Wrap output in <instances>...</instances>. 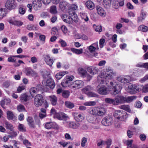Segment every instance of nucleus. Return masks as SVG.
Here are the masks:
<instances>
[{"instance_id":"f704fd0d","label":"nucleus","mask_w":148,"mask_h":148,"mask_svg":"<svg viewBox=\"0 0 148 148\" xmlns=\"http://www.w3.org/2000/svg\"><path fill=\"white\" fill-rule=\"evenodd\" d=\"M50 12L53 14H56L58 13L56 6L53 5L50 7Z\"/></svg>"},{"instance_id":"473e14b6","label":"nucleus","mask_w":148,"mask_h":148,"mask_svg":"<svg viewBox=\"0 0 148 148\" xmlns=\"http://www.w3.org/2000/svg\"><path fill=\"white\" fill-rule=\"evenodd\" d=\"M87 120L90 123H96L97 122L96 118L92 116L89 115L86 117Z\"/></svg>"},{"instance_id":"6e6d98bb","label":"nucleus","mask_w":148,"mask_h":148,"mask_svg":"<svg viewBox=\"0 0 148 148\" xmlns=\"http://www.w3.org/2000/svg\"><path fill=\"white\" fill-rule=\"evenodd\" d=\"M62 96L64 98H67L70 95V92L68 90H65L62 92Z\"/></svg>"},{"instance_id":"6ab92c4d","label":"nucleus","mask_w":148,"mask_h":148,"mask_svg":"<svg viewBox=\"0 0 148 148\" xmlns=\"http://www.w3.org/2000/svg\"><path fill=\"white\" fill-rule=\"evenodd\" d=\"M7 117L9 120H11L14 121H16L17 117L14 115L13 112L11 111H8L7 112Z\"/></svg>"},{"instance_id":"a19ab883","label":"nucleus","mask_w":148,"mask_h":148,"mask_svg":"<svg viewBox=\"0 0 148 148\" xmlns=\"http://www.w3.org/2000/svg\"><path fill=\"white\" fill-rule=\"evenodd\" d=\"M138 29L143 32H146L148 30V27L144 25H141L138 27Z\"/></svg>"},{"instance_id":"a18cd8bd","label":"nucleus","mask_w":148,"mask_h":148,"mask_svg":"<svg viewBox=\"0 0 148 148\" xmlns=\"http://www.w3.org/2000/svg\"><path fill=\"white\" fill-rule=\"evenodd\" d=\"M73 15L71 17V19L72 20V23L74 21L75 23H77L78 21V16L76 14H75V12H73Z\"/></svg>"},{"instance_id":"680f3d73","label":"nucleus","mask_w":148,"mask_h":148,"mask_svg":"<svg viewBox=\"0 0 148 148\" xmlns=\"http://www.w3.org/2000/svg\"><path fill=\"white\" fill-rule=\"evenodd\" d=\"M105 42V40L104 39L101 38L99 40V46L100 48H102Z\"/></svg>"},{"instance_id":"f03ea898","label":"nucleus","mask_w":148,"mask_h":148,"mask_svg":"<svg viewBox=\"0 0 148 148\" xmlns=\"http://www.w3.org/2000/svg\"><path fill=\"white\" fill-rule=\"evenodd\" d=\"M125 97L122 95H118L116 96L114 99L107 98L105 99L106 102L112 104L114 105H118L120 104L125 103Z\"/></svg>"},{"instance_id":"b1692460","label":"nucleus","mask_w":148,"mask_h":148,"mask_svg":"<svg viewBox=\"0 0 148 148\" xmlns=\"http://www.w3.org/2000/svg\"><path fill=\"white\" fill-rule=\"evenodd\" d=\"M86 7L90 10H92L95 8L94 3L91 1H88L85 3Z\"/></svg>"},{"instance_id":"37998d69","label":"nucleus","mask_w":148,"mask_h":148,"mask_svg":"<svg viewBox=\"0 0 148 148\" xmlns=\"http://www.w3.org/2000/svg\"><path fill=\"white\" fill-rule=\"evenodd\" d=\"M71 50L73 53L77 54H79L82 53L83 51L82 49H78L74 48H71Z\"/></svg>"},{"instance_id":"20e7f679","label":"nucleus","mask_w":148,"mask_h":148,"mask_svg":"<svg viewBox=\"0 0 148 148\" xmlns=\"http://www.w3.org/2000/svg\"><path fill=\"white\" fill-rule=\"evenodd\" d=\"M114 116L115 118L121 121H125L128 117V115L126 112L120 110L115 111Z\"/></svg>"},{"instance_id":"69168bd1","label":"nucleus","mask_w":148,"mask_h":148,"mask_svg":"<svg viewBox=\"0 0 148 148\" xmlns=\"http://www.w3.org/2000/svg\"><path fill=\"white\" fill-rule=\"evenodd\" d=\"M70 8L71 10H76L78 8V6L75 4H73L71 5Z\"/></svg>"},{"instance_id":"39448f33","label":"nucleus","mask_w":148,"mask_h":148,"mask_svg":"<svg viewBox=\"0 0 148 148\" xmlns=\"http://www.w3.org/2000/svg\"><path fill=\"white\" fill-rule=\"evenodd\" d=\"M84 85V82L82 81L77 80L72 83L69 86L71 89L76 90L81 88Z\"/></svg>"},{"instance_id":"7ed1b4c3","label":"nucleus","mask_w":148,"mask_h":148,"mask_svg":"<svg viewBox=\"0 0 148 148\" xmlns=\"http://www.w3.org/2000/svg\"><path fill=\"white\" fill-rule=\"evenodd\" d=\"M110 84L112 89L110 90L112 94H117L121 92L122 87L119 83L115 81H113L110 82Z\"/></svg>"},{"instance_id":"ea45409f","label":"nucleus","mask_w":148,"mask_h":148,"mask_svg":"<svg viewBox=\"0 0 148 148\" xmlns=\"http://www.w3.org/2000/svg\"><path fill=\"white\" fill-rule=\"evenodd\" d=\"M27 121L28 122V124L29 126L31 127H34V124L32 118L30 117H29L27 119Z\"/></svg>"},{"instance_id":"c03bdc74","label":"nucleus","mask_w":148,"mask_h":148,"mask_svg":"<svg viewBox=\"0 0 148 148\" xmlns=\"http://www.w3.org/2000/svg\"><path fill=\"white\" fill-rule=\"evenodd\" d=\"M96 103L95 101H89L84 103L83 104L85 106H92L95 105Z\"/></svg>"},{"instance_id":"cd10ccee","label":"nucleus","mask_w":148,"mask_h":148,"mask_svg":"<svg viewBox=\"0 0 148 148\" xmlns=\"http://www.w3.org/2000/svg\"><path fill=\"white\" fill-rule=\"evenodd\" d=\"M98 107H94L88 110V112L90 114L93 115L97 116Z\"/></svg>"},{"instance_id":"79ce46f5","label":"nucleus","mask_w":148,"mask_h":148,"mask_svg":"<svg viewBox=\"0 0 148 148\" xmlns=\"http://www.w3.org/2000/svg\"><path fill=\"white\" fill-rule=\"evenodd\" d=\"M5 123L6 129L9 130L10 131H12L13 130L14 127L12 124L9 123L7 121H5Z\"/></svg>"},{"instance_id":"a211bd4d","label":"nucleus","mask_w":148,"mask_h":148,"mask_svg":"<svg viewBox=\"0 0 148 148\" xmlns=\"http://www.w3.org/2000/svg\"><path fill=\"white\" fill-rule=\"evenodd\" d=\"M87 48L91 53L94 51L96 49H98L99 48L98 46V42H97L93 43L90 46L88 47Z\"/></svg>"},{"instance_id":"6e6552de","label":"nucleus","mask_w":148,"mask_h":148,"mask_svg":"<svg viewBox=\"0 0 148 148\" xmlns=\"http://www.w3.org/2000/svg\"><path fill=\"white\" fill-rule=\"evenodd\" d=\"M43 102V99L42 96L38 94L36 95L34 100V104L36 107L40 106Z\"/></svg>"},{"instance_id":"9d476101","label":"nucleus","mask_w":148,"mask_h":148,"mask_svg":"<svg viewBox=\"0 0 148 148\" xmlns=\"http://www.w3.org/2000/svg\"><path fill=\"white\" fill-rule=\"evenodd\" d=\"M5 7L8 9H14L16 6L15 0H7L5 3Z\"/></svg>"},{"instance_id":"13d9d810","label":"nucleus","mask_w":148,"mask_h":148,"mask_svg":"<svg viewBox=\"0 0 148 148\" xmlns=\"http://www.w3.org/2000/svg\"><path fill=\"white\" fill-rule=\"evenodd\" d=\"M96 25L95 24L93 25V27H94L96 31L98 32H101L102 31V27L101 26H97L95 27Z\"/></svg>"},{"instance_id":"1a4fd4ad","label":"nucleus","mask_w":148,"mask_h":148,"mask_svg":"<svg viewBox=\"0 0 148 148\" xmlns=\"http://www.w3.org/2000/svg\"><path fill=\"white\" fill-rule=\"evenodd\" d=\"M45 127L47 129H55L58 130L59 129V126L55 122H47L45 124Z\"/></svg>"},{"instance_id":"f8f14e48","label":"nucleus","mask_w":148,"mask_h":148,"mask_svg":"<svg viewBox=\"0 0 148 148\" xmlns=\"http://www.w3.org/2000/svg\"><path fill=\"white\" fill-rule=\"evenodd\" d=\"M73 114L75 120L77 122H81L84 119V117L81 113L74 112Z\"/></svg>"},{"instance_id":"ddd939ff","label":"nucleus","mask_w":148,"mask_h":148,"mask_svg":"<svg viewBox=\"0 0 148 148\" xmlns=\"http://www.w3.org/2000/svg\"><path fill=\"white\" fill-rule=\"evenodd\" d=\"M74 77L73 75L71 76H67L63 80L61 84L64 87H66L67 86L68 83L70 81H72Z\"/></svg>"},{"instance_id":"393cba45","label":"nucleus","mask_w":148,"mask_h":148,"mask_svg":"<svg viewBox=\"0 0 148 148\" xmlns=\"http://www.w3.org/2000/svg\"><path fill=\"white\" fill-rule=\"evenodd\" d=\"M9 22L10 24L18 26H20L23 24V23L20 21L10 20Z\"/></svg>"},{"instance_id":"c756f323","label":"nucleus","mask_w":148,"mask_h":148,"mask_svg":"<svg viewBox=\"0 0 148 148\" xmlns=\"http://www.w3.org/2000/svg\"><path fill=\"white\" fill-rule=\"evenodd\" d=\"M38 90L35 87L31 88L29 90L30 93L32 97H34L38 92Z\"/></svg>"},{"instance_id":"5fc2aeb1","label":"nucleus","mask_w":148,"mask_h":148,"mask_svg":"<svg viewBox=\"0 0 148 148\" xmlns=\"http://www.w3.org/2000/svg\"><path fill=\"white\" fill-rule=\"evenodd\" d=\"M111 140L110 139H107L106 141H104V145H106V148H110L111 144Z\"/></svg>"},{"instance_id":"0eeeda50","label":"nucleus","mask_w":148,"mask_h":148,"mask_svg":"<svg viewBox=\"0 0 148 148\" xmlns=\"http://www.w3.org/2000/svg\"><path fill=\"white\" fill-rule=\"evenodd\" d=\"M42 84L44 86L47 88H49L51 89L54 88L55 86L54 81L51 78L48 79L46 81H43Z\"/></svg>"},{"instance_id":"864d4df0","label":"nucleus","mask_w":148,"mask_h":148,"mask_svg":"<svg viewBox=\"0 0 148 148\" xmlns=\"http://www.w3.org/2000/svg\"><path fill=\"white\" fill-rule=\"evenodd\" d=\"M5 9L3 8H0V19L3 18L5 16Z\"/></svg>"},{"instance_id":"7c9ffc66","label":"nucleus","mask_w":148,"mask_h":148,"mask_svg":"<svg viewBox=\"0 0 148 148\" xmlns=\"http://www.w3.org/2000/svg\"><path fill=\"white\" fill-rule=\"evenodd\" d=\"M93 88L90 86H87L84 88L82 89V90L83 92L86 94L87 95L88 94L89 92L92 90Z\"/></svg>"},{"instance_id":"c85d7f7f","label":"nucleus","mask_w":148,"mask_h":148,"mask_svg":"<svg viewBox=\"0 0 148 148\" xmlns=\"http://www.w3.org/2000/svg\"><path fill=\"white\" fill-rule=\"evenodd\" d=\"M68 72L67 71H63L58 73L56 75V78L58 79H60L64 76L68 74Z\"/></svg>"},{"instance_id":"9b49d317","label":"nucleus","mask_w":148,"mask_h":148,"mask_svg":"<svg viewBox=\"0 0 148 148\" xmlns=\"http://www.w3.org/2000/svg\"><path fill=\"white\" fill-rule=\"evenodd\" d=\"M113 123L112 118L110 116H106L103 118L101 121L102 124L105 126H108Z\"/></svg>"},{"instance_id":"603ef678","label":"nucleus","mask_w":148,"mask_h":148,"mask_svg":"<svg viewBox=\"0 0 148 148\" xmlns=\"http://www.w3.org/2000/svg\"><path fill=\"white\" fill-rule=\"evenodd\" d=\"M67 5V3L66 2L63 1L61 2L60 3L59 7L61 10H64Z\"/></svg>"},{"instance_id":"423d86ee","label":"nucleus","mask_w":148,"mask_h":148,"mask_svg":"<svg viewBox=\"0 0 148 148\" xmlns=\"http://www.w3.org/2000/svg\"><path fill=\"white\" fill-rule=\"evenodd\" d=\"M139 85L138 84H134L130 85L128 86V88L127 90V92L130 94H134L140 90Z\"/></svg>"},{"instance_id":"2eb2a0df","label":"nucleus","mask_w":148,"mask_h":148,"mask_svg":"<svg viewBox=\"0 0 148 148\" xmlns=\"http://www.w3.org/2000/svg\"><path fill=\"white\" fill-rule=\"evenodd\" d=\"M68 124L69 127L73 129H78L80 125V123L78 122H69Z\"/></svg>"},{"instance_id":"e2e57ef3","label":"nucleus","mask_w":148,"mask_h":148,"mask_svg":"<svg viewBox=\"0 0 148 148\" xmlns=\"http://www.w3.org/2000/svg\"><path fill=\"white\" fill-rule=\"evenodd\" d=\"M87 96L90 97H98V96L97 95L91 91L89 92Z\"/></svg>"},{"instance_id":"338daca9","label":"nucleus","mask_w":148,"mask_h":148,"mask_svg":"<svg viewBox=\"0 0 148 148\" xmlns=\"http://www.w3.org/2000/svg\"><path fill=\"white\" fill-rule=\"evenodd\" d=\"M133 142V140H128L127 141L126 144L128 148L131 147Z\"/></svg>"},{"instance_id":"3c124183","label":"nucleus","mask_w":148,"mask_h":148,"mask_svg":"<svg viewBox=\"0 0 148 148\" xmlns=\"http://www.w3.org/2000/svg\"><path fill=\"white\" fill-rule=\"evenodd\" d=\"M87 142V138L83 137L81 139V145L82 147H84L86 145V143Z\"/></svg>"},{"instance_id":"8fccbe9b","label":"nucleus","mask_w":148,"mask_h":148,"mask_svg":"<svg viewBox=\"0 0 148 148\" xmlns=\"http://www.w3.org/2000/svg\"><path fill=\"white\" fill-rule=\"evenodd\" d=\"M80 16L82 18L84 21L86 22L88 21L89 20V18L88 16L86 15L85 14L80 13Z\"/></svg>"},{"instance_id":"0e129e2a","label":"nucleus","mask_w":148,"mask_h":148,"mask_svg":"<svg viewBox=\"0 0 148 148\" xmlns=\"http://www.w3.org/2000/svg\"><path fill=\"white\" fill-rule=\"evenodd\" d=\"M42 75L44 77H46V76L48 77L50 75V73L49 72H48L46 70H44L42 72Z\"/></svg>"},{"instance_id":"a878e982","label":"nucleus","mask_w":148,"mask_h":148,"mask_svg":"<svg viewBox=\"0 0 148 148\" xmlns=\"http://www.w3.org/2000/svg\"><path fill=\"white\" fill-rule=\"evenodd\" d=\"M97 116H101L105 115L106 113L105 109L102 108H97Z\"/></svg>"},{"instance_id":"e433bc0d","label":"nucleus","mask_w":148,"mask_h":148,"mask_svg":"<svg viewBox=\"0 0 148 148\" xmlns=\"http://www.w3.org/2000/svg\"><path fill=\"white\" fill-rule=\"evenodd\" d=\"M136 97L134 96H129L127 97H125V103L131 102L136 99Z\"/></svg>"},{"instance_id":"72a5a7b5","label":"nucleus","mask_w":148,"mask_h":148,"mask_svg":"<svg viewBox=\"0 0 148 148\" xmlns=\"http://www.w3.org/2000/svg\"><path fill=\"white\" fill-rule=\"evenodd\" d=\"M78 72L82 76L84 77V76H86V75L87 73L85 69L82 68H79L78 69Z\"/></svg>"},{"instance_id":"49530a36","label":"nucleus","mask_w":148,"mask_h":148,"mask_svg":"<svg viewBox=\"0 0 148 148\" xmlns=\"http://www.w3.org/2000/svg\"><path fill=\"white\" fill-rule=\"evenodd\" d=\"M64 104L66 106L69 108H72L74 106V104L70 101H66L65 102Z\"/></svg>"},{"instance_id":"aec40b11","label":"nucleus","mask_w":148,"mask_h":148,"mask_svg":"<svg viewBox=\"0 0 148 148\" xmlns=\"http://www.w3.org/2000/svg\"><path fill=\"white\" fill-rule=\"evenodd\" d=\"M87 70L89 73L92 75L96 74L98 71V69L94 66H90L88 67Z\"/></svg>"},{"instance_id":"412c9836","label":"nucleus","mask_w":148,"mask_h":148,"mask_svg":"<svg viewBox=\"0 0 148 148\" xmlns=\"http://www.w3.org/2000/svg\"><path fill=\"white\" fill-rule=\"evenodd\" d=\"M33 3V7L36 10H38L42 5L41 0H35Z\"/></svg>"},{"instance_id":"dca6fc26","label":"nucleus","mask_w":148,"mask_h":148,"mask_svg":"<svg viewBox=\"0 0 148 148\" xmlns=\"http://www.w3.org/2000/svg\"><path fill=\"white\" fill-rule=\"evenodd\" d=\"M25 73L27 75L36 77L38 76V74L29 68H26L25 69Z\"/></svg>"},{"instance_id":"2f4dec72","label":"nucleus","mask_w":148,"mask_h":148,"mask_svg":"<svg viewBox=\"0 0 148 148\" xmlns=\"http://www.w3.org/2000/svg\"><path fill=\"white\" fill-rule=\"evenodd\" d=\"M111 0H103L102 2V4L105 8H108L111 6Z\"/></svg>"},{"instance_id":"f257e3e1","label":"nucleus","mask_w":148,"mask_h":148,"mask_svg":"<svg viewBox=\"0 0 148 148\" xmlns=\"http://www.w3.org/2000/svg\"><path fill=\"white\" fill-rule=\"evenodd\" d=\"M116 75V73L110 69H106L101 71L97 77L99 84L97 87V91L100 94L106 95L108 91L106 86V80L112 79Z\"/></svg>"},{"instance_id":"5701e85b","label":"nucleus","mask_w":148,"mask_h":148,"mask_svg":"<svg viewBox=\"0 0 148 148\" xmlns=\"http://www.w3.org/2000/svg\"><path fill=\"white\" fill-rule=\"evenodd\" d=\"M96 9L98 14L101 16H105L106 12L103 8L99 5L96 7Z\"/></svg>"},{"instance_id":"58836bf2","label":"nucleus","mask_w":148,"mask_h":148,"mask_svg":"<svg viewBox=\"0 0 148 148\" xmlns=\"http://www.w3.org/2000/svg\"><path fill=\"white\" fill-rule=\"evenodd\" d=\"M119 108L124 110L128 112H130L131 111L130 106L127 105H123L119 106Z\"/></svg>"},{"instance_id":"4be33fe9","label":"nucleus","mask_w":148,"mask_h":148,"mask_svg":"<svg viewBox=\"0 0 148 148\" xmlns=\"http://www.w3.org/2000/svg\"><path fill=\"white\" fill-rule=\"evenodd\" d=\"M62 18L64 22L69 24H72V20L70 16H68L65 14H62Z\"/></svg>"},{"instance_id":"de8ad7c7","label":"nucleus","mask_w":148,"mask_h":148,"mask_svg":"<svg viewBox=\"0 0 148 148\" xmlns=\"http://www.w3.org/2000/svg\"><path fill=\"white\" fill-rule=\"evenodd\" d=\"M45 58L46 59V62L47 64L52 65L53 63V60L50 58L49 56H47Z\"/></svg>"},{"instance_id":"c9c22d12","label":"nucleus","mask_w":148,"mask_h":148,"mask_svg":"<svg viewBox=\"0 0 148 148\" xmlns=\"http://www.w3.org/2000/svg\"><path fill=\"white\" fill-rule=\"evenodd\" d=\"M27 29L29 30H37L38 27L37 26L35 25H29L27 26Z\"/></svg>"},{"instance_id":"774afa93","label":"nucleus","mask_w":148,"mask_h":148,"mask_svg":"<svg viewBox=\"0 0 148 148\" xmlns=\"http://www.w3.org/2000/svg\"><path fill=\"white\" fill-rule=\"evenodd\" d=\"M148 79V74L146 75L143 78L141 79L140 80V82L141 83H143L145 82Z\"/></svg>"},{"instance_id":"4468645a","label":"nucleus","mask_w":148,"mask_h":148,"mask_svg":"<svg viewBox=\"0 0 148 148\" xmlns=\"http://www.w3.org/2000/svg\"><path fill=\"white\" fill-rule=\"evenodd\" d=\"M54 117L60 120H65L68 117L66 114L61 112L55 114Z\"/></svg>"},{"instance_id":"4d7b16f0","label":"nucleus","mask_w":148,"mask_h":148,"mask_svg":"<svg viewBox=\"0 0 148 148\" xmlns=\"http://www.w3.org/2000/svg\"><path fill=\"white\" fill-rule=\"evenodd\" d=\"M25 86L23 84L20 85L17 89V91L18 93H20L21 91L24 90L25 88Z\"/></svg>"},{"instance_id":"09e8293b","label":"nucleus","mask_w":148,"mask_h":148,"mask_svg":"<svg viewBox=\"0 0 148 148\" xmlns=\"http://www.w3.org/2000/svg\"><path fill=\"white\" fill-rule=\"evenodd\" d=\"M18 129L19 130L22 132H25V128L23 124H19L18 126Z\"/></svg>"},{"instance_id":"bb28decb","label":"nucleus","mask_w":148,"mask_h":148,"mask_svg":"<svg viewBox=\"0 0 148 148\" xmlns=\"http://www.w3.org/2000/svg\"><path fill=\"white\" fill-rule=\"evenodd\" d=\"M49 100L51 104L53 106L56 105L57 101V98L55 95L49 96Z\"/></svg>"},{"instance_id":"4c0bfd02","label":"nucleus","mask_w":148,"mask_h":148,"mask_svg":"<svg viewBox=\"0 0 148 148\" xmlns=\"http://www.w3.org/2000/svg\"><path fill=\"white\" fill-rule=\"evenodd\" d=\"M28 100V96L26 94H22L21 96L20 100L22 103L26 102Z\"/></svg>"},{"instance_id":"bf43d9fd","label":"nucleus","mask_w":148,"mask_h":148,"mask_svg":"<svg viewBox=\"0 0 148 148\" xmlns=\"http://www.w3.org/2000/svg\"><path fill=\"white\" fill-rule=\"evenodd\" d=\"M18 110L19 112H22L25 111V108L23 105L20 104L18 105L17 107Z\"/></svg>"},{"instance_id":"f3484780","label":"nucleus","mask_w":148,"mask_h":148,"mask_svg":"<svg viewBox=\"0 0 148 148\" xmlns=\"http://www.w3.org/2000/svg\"><path fill=\"white\" fill-rule=\"evenodd\" d=\"M117 79L118 81L123 84L128 83L130 82V80L127 76H121L117 77Z\"/></svg>"},{"instance_id":"052dcab7","label":"nucleus","mask_w":148,"mask_h":148,"mask_svg":"<svg viewBox=\"0 0 148 148\" xmlns=\"http://www.w3.org/2000/svg\"><path fill=\"white\" fill-rule=\"evenodd\" d=\"M142 91L144 93H146L148 92V84H147L143 86Z\"/></svg>"}]
</instances>
